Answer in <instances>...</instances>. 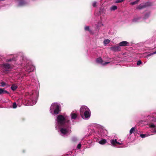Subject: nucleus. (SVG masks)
<instances>
[{
  "label": "nucleus",
  "instance_id": "nucleus-1",
  "mask_svg": "<svg viewBox=\"0 0 156 156\" xmlns=\"http://www.w3.org/2000/svg\"><path fill=\"white\" fill-rule=\"evenodd\" d=\"M39 92L37 91H32L26 93L25 97L22 99V103L25 105H33L37 102Z\"/></svg>",
  "mask_w": 156,
  "mask_h": 156
},
{
  "label": "nucleus",
  "instance_id": "nucleus-2",
  "mask_svg": "<svg viewBox=\"0 0 156 156\" xmlns=\"http://www.w3.org/2000/svg\"><path fill=\"white\" fill-rule=\"evenodd\" d=\"M66 117H65L62 115H58L56 119L58 125L59 126L63 127V128H62L60 130L61 134L63 135L70 133L69 124L68 122H66Z\"/></svg>",
  "mask_w": 156,
  "mask_h": 156
},
{
  "label": "nucleus",
  "instance_id": "nucleus-3",
  "mask_svg": "<svg viewBox=\"0 0 156 156\" xmlns=\"http://www.w3.org/2000/svg\"><path fill=\"white\" fill-rule=\"evenodd\" d=\"M24 69L27 72L29 73L33 71L35 69V68L32 64L31 62L27 60L26 62V64L25 65Z\"/></svg>",
  "mask_w": 156,
  "mask_h": 156
},
{
  "label": "nucleus",
  "instance_id": "nucleus-4",
  "mask_svg": "<svg viewBox=\"0 0 156 156\" xmlns=\"http://www.w3.org/2000/svg\"><path fill=\"white\" fill-rule=\"evenodd\" d=\"M50 111L52 114H53V111L54 114H58L59 111V106L56 103L53 104L50 107Z\"/></svg>",
  "mask_w": 156,
  "mask_h": 156
},
{
  "label": "nucleus",
  "instance_id": "nucleus-5",
  "mask_svg": "<svg viewBox=\"0 0 156 156\" xmlns=\"http://www.w3.org/2000/svg\"><path fill=\"white\" fill-rule=\"evenodd\" d=\"M89 110V108L86 106H83L81 107L80 109V113L82 118H83V113Z\"/></svg>",
  "mask_w": 156,
  "mask_h": 156
},
{
  "label": "nucleus",
  "instance_id": "nucleus-6",
  "mask_svg": "<svg viewBox=\"0 0 156 156\" xmlns=\"http://www.w3.org/2000/svg\"><path fill=\"white\" fill-rule=\"evenodd\" d=\"M111 145H112L114 146H116L117 144L121 145L122 144V142H118L117 141L116 139H113L111 140Z\"/></svg>",
  "mask_w": 156,
  "mask_h": 156
},
{
  "label": "nucleus",
  "instance_id": "nucleus-7",
  "mask_svg": "<svg viewBox=\"0 0 156 156\" xmlns=\"http://www.w3.org/2000/svg\"><path fill=\"white\" fill-rule=\"evenodd\" d=\"M78 113L76 111H73L71 113L70 116L71 119H75L77 117Z\"/></svg>",
  "mask_w": 156,
  "mask_h": 156
},
{
  "label": "nucleus",
  "instance_id": "nucleus-8",
  "mask_svg": "<svg viewBox=\"0 0 156 156\" xmlns=\"http://www.w3.org/2000/svg\"><path fill=\"white\" fill-rule=\"evenodd\" d=\"M96 62L100 64L103 66H105L110 63L109 62H106L103 63V61L101 57H99L96 60Z\"/></svg>",
  "mask_w": 156,
  "mask_h": 156
},
{
  "label": "nucleus",
  "instance_id": "nucleus-9",
  "mask_svg": "<svg viewBox=\"0 0 156 156\" xmlns=\"http://www.w3.org/2000/svg\"><path fill=\"white\" fill-rule=\"evenodd\" d=\"M2 67L4 71H7L10 68V65L8 63H4L2 64Z\"/></svg>",
  "mask_w": 156,
  "mask_h": 156
},
{
  "label": "nucleus",
  "instance_id": "nucleus-10",
  "mask_svg": "<svg viewBox=\"0 0 156 156\" xmlns=\"http://www.w3.org/2000/svg\"><path fill=\"white\" fill-rule=\"evenodd\" d=\"M90 112L89 110L87 111V112H86L84 113H83L84 116H83V118L85 119H89L90 117Z\"/></svg>",
  "mask_w": 156,
  "mask_h": 156
},
{
  "label": "nucleus",
  "instance_id": "nucleus-11",
  "mask_svg": "<svg viewBox=\"0 0 156 156\" xmlns=\"http://www.w3.org/2000/svg\"><path fill=\"white\" fill-rule=\"evenodd\" d=\"M149 5L148 3H143L140 4L138 7H137V9H142L147 6Z\"/></svg>",
  "mask_w": 156,
  "mask_h": 156
},
{
  "label": "nucleus",
  "instance_id": "nucleus-12",
  "mask_svg": "<svg viewBox=\"0 0 156 156\" xmlns=\"http://www.w3.org/2000/svg\"><path fill=\"white\" fill-rule=\"evenodd\" d=\"M129 44V43L126 41H123L120 42L119 45L120 46H127Z\"/></svg>",
  "mask_w": 156,
  "mask_h": 156
},
{
  "label": "nucleus",
  "instance_id": "nucleus-13",
  "mask_svg": "<svg viewBox=\"0 0 156 156\" xmlns=\"http://www.w3.org/2000/svg\"><path fill=\"white\" fill-rule=\"evenodd\" d=\"M9 94V92L3 89L0 88V95L3 94Z\"/></svg>",
  "mask_w": 156,
  "mask_h": 156
},
{
  "label": "nucleus",
  "instance_id": "nucleus-14",
  "mask_svg": "<svg viewBox=\"0 0 156 156\" xmlns=\"http://www.w3.org/2000/svg\"><path fill=\"white\" fill-rule=\"evenodd\" d=\"M35 80L32 79L31 80V82L30 83V81H29L28 83L30 85L32 86H35L36 85V83Z\"/></svg>",
  "mask_w": 156,
  "mask_h": 156
},
{
  "label": "nucleus",
  "instance_id": "nucleus-15",
  "mask_svg": "<svg viewBox=\"0 0 156 156\" xmlns=\"http://www.w3.org/2000/svg\"><path fill=\"white\" fill-rule=\"evenodd\" d=\"M111 49L114 51H119L120 50V48L119 46L113 47L111 48Z\"/></svg>",
  "mask_w": 156,
  "mask_h": 156
},
{
  "label": "nucleus",
  "instance_id": "nucleus-16",
  "mask_svg": "<svg viewBox=\"0 0 156 156\" xmlns=\"http://www.w3.org/2000/svg\"><path fill=\"white\" fill-rule=\"evenodd\" d=\"M107 142V140L105 139H101L98 141V143L101 144H104Z\"/></svg>",
  "mask_w": 156,
  "mask_h": 156
},
{
  "label": "nucleus",
  "instance_id": "nucleus-17",
  "mask_svg": "<svg viewBox=\"0 0 156 156\" xmlns=\"http://www.w3.org/2000/svg\"><path fill=\"white\" fill-rule=\"evenodd\" d=\"M117 7L115 5H113L110 8V10L111 11H114L117 9Z\"/></svg>",
  "mask_w": 156,
  "mask_h": 156
},
{
  "label": "nucleus",
  "instance_id": "nucleus-18",
  "mask_svg": "<svg viewBox=\"0 0 156 156\" xmlns=\"http://www.w3.org/2000/svg\"><path fill=\"white\" fill-rule=\"evenodd\" d=\"M149 135L148 134H141L140 135V136L142 138H144L145 137L148 136Z\"/></svg>",
  "mask_w": 156,
  "mask_h": 156
},
{
  "label": "nucleus",
  "instance_id": "nucleus-19",
  "mask_svg": "<svg viewBox=\"0 0 156 156\" xmlns=\"http://www.w3.org/2000/svg\"><path fill=\"white\" fill-rule=\"evenodd\" d=\"M110 42V40L108 39H106L104 40V44L105 45L108 44Z\"/></svg>",
  "mask_w": 156,
  "mask_h": 156
},
{
  "label": "nucleus",
  "instance_id": "nucleus-20",
  "mask_svg": "<svg viewBox=\"0 0 156 156\" xmlns=\"http://www.w3.org/2000/svg\"><path fill=\"white\" fill-rule=\"evenodd\" d=\"M25 3H26L24 0H20V6L24 5Z\"/></svg>",
  "mask_w": 156,
  "mask_h": 156
},
{
  "label": "nucleus",
  "instance_id": "nucleus-21",
  "mask_svg": "<svg viewBox=\"0 0 156 156\" xmlns=\"http://www.w3.org/2000/svg\"><path fill=\"white\" fill-rule=\"evenodd\" d=\"M17 88V87L16 86L14 85H12L11 87V88L13 90H15Z\"/></svg>",
  "mask_w": 156,
  "mask_h": 156
},
{
  "label": "nucleus",
  "instance_id": "nucleus-22",
  "mask_svg": "<svg viewBox=\"0 0 156 156\" xmlns=\"http://www.w3.org/2000/svg\"><path fill=\"white\" fill-rule=\"evenodd\" d=\"M135 130V128L132 127L129 131V133L130 134H131L132 133H133Z\"/></svg>",
  "mask_w": 156,
  "mask_h": 156
},
{
  "label": "nucleus",
  "instance_id": "nucleus-23",
  "mask_svg": "<svg viewBox=\"0 0 156 156\" xmlns=\"http://www.w3.org/2000/svg\"><path fill=\"white\" fill-rule=\"evenodd\" d=\"M14 58H12L7 59H6V62H11L12 60H14Z\"/></svg>",
  "mask_w": 156,
  "mask_h": 156
},
{
  "label": "nucleus",
  "instance_id": "nucleus-24",
  "mask_svg": "<svg viewBox=\"0 0 156 156\" xmlns=\"http://www.w3.org/2000/svg\"><path fill=\"white\" fill-rule=\"evenodd\" d=\"M139 0H136L135 2H131V4L132 5H134V4H136L139 1Z\"/></svg>",
  "mask_w": 156,
  "mask_h": 156
},
{
  "label": "nucleus",
  "instance_id": "nucleus-25",
  "mask_svg": "<svg viewBox=\"0 0 156 156\" xmlns=\"http://www.w3.org/2000/svg\"><path fill=\"white\" fill-rule=\"evenodd\" d=\"M17 107V105L16 102H14L12 104V108H15Z\"/></svg>",
  "mask_w": 156,
  "mask_h": 156
},
{
  "label": "nucleus",
  "instance_id": "nucleus-26",
  "mask_svg": "<svg viewBox=\"0 0 156 156\" xmlns=\"http://www.w3.org/2000/svg\"><path fill=\"white\" fill-rule=\"evenodd\" d=\"M149 126L151 128H156L155 126L153 124L149 125Z\"/></svg>",
  "mask_w": 156,
  "mask_h": 156
},
{
  "label": "nucleus",
  "instance_id": "nucleus-27",
  "mask_svg": "<svg viewBox=\"0 0 156 156\" xmlns=\"http://www.w3.org/2000/svg\"><path fill=\"white\" fill-rule=\"evenodd\" d=\"M139 19L138 18H135L133 20V22H136Z\"/></svg>",
  "mask_w": 156,
  "mask_h": 156
},
{
  "label": "nucleus",
  "instance_id": "nucleus-28",
  "mask_svg": "<svg viewBox=\"0 0 156 156\" xmlns=\"http://www.w3.org/2000/svg\"><path fill=\"white\" fill-rule=\"evenodd\" d=\"M124 0H117L115 1V3H118L122 2Z\"/></svg>",
  "mask_w": 156,
  "mask_h": 156
},
{
  "label": "nucleus",
  "instance_id": "nucleus-29",
  "mask_svg": "<svg viewBox=\"0 0 156 156\" xmlns=\"http://www.w3.org/2000/svg\"><path fill=\"white\" fill-rule=\"evenodd\" d=\"M142 63V62L141 61L139 60L137 62V64L138 65H140Z\"/></svg>",
  "mask_w": 156,
  "mask_h": 156
},
{
  "label": "nucleus",
  "instance_id": "nucleus-30",
  "mask_svg": "<svg viewBox=\"0 0 156 156\" xmlns=\"http://www.w3.org/2000/svg\"><path fill=\"white\" fill-rule=\"evenodd\" d=\"M1 85L2 87H4L5 85V83L4 82H2L1 83Z\"/></svg>",
  "mask_w": 156,
  "mask_h": 156
},
{
  "label": "nucleus",
  "instance_id": "nucleus-31",
  "mask_svg": "<svg viewBox=\"0 0 156 156\" xmlns=\"http://www.w3.org/2000/svg\"><path fill=\"white\" fill-rule=\"evenodd\" d=\"M89 26H86L85 27V30H89Z\"/></svg>",
  "mask_w": 156,
  "mask_h": 156
},
{
  "label": "nucleus",
  "instance_id": "nucleus-32",
  "mask_svg": "<svg viewBox=\"0 0 156 156\" xmlns=\"http://www.w3.org/2000/svg\"><path fill=\"white\" fill-rule=\"evenodd\" d=\"M156 54V51H155V52H154L153 53H150V54H149L148 55V56H151V55H154V54Z\"/></svg>",
  "mask_w": 156,
  "mask_h": 156
},
{
  "label": "nucleus",
  "instance_id": "nucleus-33",
  "mask_svg": "<svg viewBox=\"0 0 156 156\" xmlns=\"http://www.w3.org/2000/svg\"><path fill=\"white\" fill-rule=\"evenodd\" d=\"M96 2H94L93 3V7H96Z\"/></svg>",
  "mask_w": 156,
  "mask_h": 156
},
{
  "label": "nucleus",
  "instance_id": "nucleus-34",
  "mask_svg": "<svg viewBox=\"0 0 156 156\" xmlns=\"http://www.w3.org/2000/svg\"><path fill=\"white\" fill-rule=\"evenodd\" d=\"M81 145L80 144H79L77 145L78 148L79 149H80L81 147Z\"/></svg>",
  "mask_w": 156,
  "mask_h": 156
},
{
  "label": "nucleus",
  "instance_id": "nucleus-35",
  "mask_svg": "<svg viewBox=\"0 0 156 156\" xmlns=\"http://www.w3.org/2000/svg\"><path fill=\"white\" fill-rule=\"evenodd\" d=\"M77 140L76 138V137H73L72 138V140L74 141H76Z\"/></svg>",
  "mask_w": 156,
  "mask_h": 156
},
{
  "label": "nucleus",
  "instance_id": "nucleus-36",
  "mask_svg": "<svg viewBox=\"0 0 156 156\" xmlns=\"http://www.w3.org/2000/svg\"><path fill=\"white\" fill-rule=\"evenodd\" d=\"M22 58H23V60H24L25 59H26V58H24V57H22Z\"/></svg>",
  "mask_w": 156,
  "mask_h": 156
},
{
  "label": "nucleus",
  "instance_id": "nucleus-37",
  "mask_svg": "<svg viewBox=\"0 0 156 156\" xmlns=\"http://www.w3.org/2000/svg\"><path fill=\"white\" fill-rule=\"evenodd\" d=\"M154 132L156 133V130L154 131Z\"/></svg>",
  "mask_w": 156,
  "mask_h": 156
},
{
  "label": "nucleus",
  "instance_id": "nucleus-38",
  "mask_svg": "<svg viewBox=\"0 0 156 156\" xmlns=\"http://www.w3.org/2000/svg\"><path fill=\"white\" fill-rule=\"evenodd\" d=\"M147 16V15H145V17H146V16Z\"/></svg>",
  "mask_w": 156,
  "mask_h": 156
},
{
  "label": "nucleus",
  "instance_id": "nucleus-39",
  "mask_svg": "<svg viewBox=\"0 0 156 156\" xmlns=\"http://www.w3.org/2000/svg\"><path fill=\"white\" fill-rule=\"evenodd\" d=\"M1 1V0H0V1Z\"/></svg>",
  "mask_w": 156,
  "mask_h": 156
}]
</instances>
